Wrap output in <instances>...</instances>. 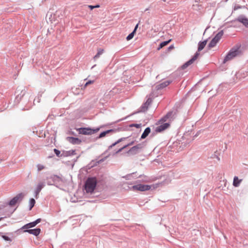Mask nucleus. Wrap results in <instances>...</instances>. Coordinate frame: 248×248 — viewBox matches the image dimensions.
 Listing matches in <instances>:
<instances>
[{"mask_svg":"<svg viewBox=\"0 0 248 248\" xmlns=\"http://www.w3.org/2000/svg\"><path fill=\"white\" fill-rule=\"evenodd\" d=\"M16 95L14 102V105H19L22 110H29L32 105L31 101L30 100L29 94H26V91L22 87H18L15 92Z\"/></svg>","mask_w":248,"mask_h":248,"instance_id":"f257e3e1","label":"nucleus"},{"mask_svg":"<svg viewBox=\"0 0 248 248\" xmlns=\"http://www.w3.org/2000/svg\"><path fill=\"white\" fill-rule=\"evenodd\" d=\"M99 182L95 176L89 177L85 181L83 190L87 193L92 194L94 192L97 183Z\"/></svg>","mask_w":248,"mask_h":248,"instance_id":"f03ea898","label":"nucleus"},{"mask_svg":"<svg viewBox=\"0 0 248 248\" xmlns=\"http://www.w3.org/2000/svg\"><path fill=\"white\" fill-rule=\"evenodd\" d=\"M46 181L47 185L54 186L58 188L62 183L64 182L62 174H61V176L51 174L46 177Z\"/></svg>","mask_w":248,"mask_h":248,"instance_id":"7ed1b4c3","label":"nucleus"},{"mask_svg":"<svg viewBox=\"0 0 248 248\" xmlns=\"http://www.w3.org/2000/svg\"><path fill=\"white\" fill-rule=\"evenodd\" d=\"M100 127L92 128L90 127H81L75 128V129L78 132L79 134L84 135H91L98 132Z\"/></svg>","mask_w":248,"mask_h":248,"instance_id":"20e7f679","label":"nucleus"},{"mask_svg":"<svg viewBox=\"0 0 248 248\" xmlns=\"http://www.w3.org/2000/svg\"><path fill=\"white\" fill-rule=\"evenodd\" d=\"M25 194L20 193L12 198L10 201L6 203V204L9 205L10 207L15 206L17 204H19L23 200Z\"/></svg>","mask_w":248,"mask_h":248,"instance_id":"39448f33","label":"nucleus"},{"mask_svg":"<svg viewBox=\"0 0 248 248\" xmlns=\"http://www.w3.org/2000/svg\"><path fill=\"white\" fill-rule=\"evenodd\" d=\"M240 53L241 50H240L239 47H233L226 54L223 61V63H226L227 61L231 60L233 58L236 57Z\"/></svg>","mask_w":248,"mask_h":248,"instance_id":"423d86ee","label":"nucleus"},{"mask_svg":"<svg viewBox=\"0 0 248 248\" xmlns=\"http://www.w3.org/2000/svg\"><path fill=\"white\" fill-rule=\"evenodd\" d=\"M177 109H173L169 111L166 115L158 121L156 123V124H162L163 123H165V122L168 120L170 122L173 121L177 114Z\"/></svg>","mask_w":248,"mask_h":248,"instance_id":"0eeeda50","label":"nucleus"},{"mask_svg":"<svg viewBox=\"0 0 248 248\" xmlns=\"http://www.w3.org/2000/svg\"><path fill=\"white\" fill-rule=\"evenodd\" d=\"M152 99L149 98L147 99L145 102L143 103L140 108L138 109V111L133 112L131 115L137 114L140 112H144L146 111L148 108L149 105L152 103Z\"/></svg>","mask_w":248,"mask_h":248,"instance_id":"6e6552de","label":"nucleus"},{"mask_svg":"<svg viewBox=\"0 0 248 248\" xmlns=\"http://www.w3.org/2000/svg\"><path fill=\"white\" fill-rule=\"evenodd\" d=\"M152 186L149 185L138 184L133 186L131 189L133 191H145L151 188Z\"/></svg>","mask_w":248,"mask_h":248,"instance_id":"1a4fd4ad","label":"nucleus"},{"mask_svg":"<svg viewBox=\"0 0 248 248\" xmlns=\"http://www.w3.org/2000/svg\"><path fill=\"white\" fill-rule=\"evenodd\" d=\"M200 53L196 52L194 55L188 61L184 63L181 66V69L182 70L185 69L188 66L192 64L198 58Z\"/></svg>","mask_w":248,"mask_h":248,"instance_id":"9d476101","label":"nucleus"},{"mask_svg":"<svg viewBox=\"0 0 248 248\" xmlns=\"http://www.w3.org/2000/svg\"><path fill=\"white\" fill-rule=\"evenodd\" d=\"M238 21L242 23L246 28H248V18L244 15H239L237 18L232 21V23Z\"/></svg>","mask_w":248,"mask_h":248,"instance_id":"9b49d317","label":"nucleus"},{"mask_svg":"<svg viewBox=\"0 0 248 248\" xmlns=\"http://www.w3.org/2000/svg\"><path fill=\"white\" fill-rule=\"evenodd\" d=\"M42 221V219L39 218L34 221L29 222L25 225H23L21 228L20 230H23L25 229H30L36 226L38 223L41 222Z\"/></svg>","mask_w":248,"mask_h":248,"instance_id":"f8f14e48","label":"nucleus"},{"mask_svg":"<svg viewBox=\"0 0 248 248\" xmlns=\"http://www.w3.org/2000/svg\"><path fill=\"white\" fill-rule=\"evenodd\" d=\"M121 129H122V128H118L117 129H110L104 131L103 132H101L99 134V135L97 137H96V138L94 139V141L95 140H97L99 139L105 137L107 134H108L110 133L119 131Z\"/></svg>","mask_w":248,"mask_h":248,"instance_id":"ddd939ff","label":"nucleus"},{"mask_svg":"<svg viewBox=\"0 0 248 248\" xmlns=\"http://www.w3.org/2000/svg\"><path fill=\"white\" fill-rule=\"evenodd\" d=\"M160 125L157 126L155 128V132L156 133H161L167 128H168L170 125V122H167L165 123H162V124H159Z\"/></svg>","mask_w":248,"mask_h":248,"instance_id":"4468645a","label":"nucleus"},{"mask_svg":"<svg viewBox=\"0 0 248 248\" xmlns=\"http://www.w3.org/2000/svg\"><path fill=\"white\" fill-rule=\"evenodd\" d=\"M23 230V232H28L29 233L32 234L35 236H38L41 232V230L40 228H36L34 229H25Z\"/></svg>","mask_w":248,"mask_h":248,"instance_id":"2eb2a0df","label":"nucleus"},{"mask_svg":"<svg viewBox=\"0 0 248 248\" xmlns=\"http://www.w3.org/2000/svg\"><path fill=\"white\" fill-rule=\"evenodd\" d=\"M66 140L69 143L73 145H80L82 142V140L77 137H67Z\"/></svg>","mask_w":248,"mask_h":248,"instance_id":"dca6fc26","label":"nucleus"},{"mask_svg":"<svg viewBox=\"0 0 248 248\" xmlns=\"http://www.w3.org/2000/svg\"><path fill=\"white\" fill-rule=\"evenodd\" d=\"M172 82V80L169 79L164 81V82H162L158 84H157L155 86V88L157 90H159L163 89L168 86L169 85H170V83Z\"/></svg>","mask_w":248,"mask_h":248,"instance_id":"f3484780","label":"nucleus"},{"mask_svg":"<svg viewBox=\"0 0 248 248\" xmlns=\"http://www.w3.org/2000/svg\"><path fill=\"white\" fill-rule=\"evenodd\" d=\"M45 186V185L44 184V183L43 182H41V183H39L35 190V191H34V197L36 198V199H38V197H39V193L40 192V191H41V190L42 189V188Z\"/></svg>","mask_w":248,"mask_h":248,"instance_id":"a211bd4d","label":"nucleus"},{"mask_svg":"<svg viewBox=\"0 0 248 248\" xmlns=\"http://www.w3.org/2000/svg\"><path fill=\"white\" fill-rule=\"evenodd\" d=\"M208 41V39L204 40L203 41H200L198 43V51L197 52H199L202 51L205 46H206L207 42Z\"/></svg>","mask_w":248,"mask_h":248,"instance_id":"6ab92c4d","label":"nucleus"},{"mask_svg":"<svg viewBox=\"0 0 248 248\" xmlns=\"http://www.w3.org/2000/svg\"><path fill=\"white\" fill-rule=\"evenodd\" d=\"M140 153V151H139L135 146L131 147L128 151L126 152L127 154L131 155H134Z\"/></svg>","mask_w":248,"mask_h":248,"instance_id":"aec40b11","label":"nucleus"},{"mask_svg":"<svg viewBox=\"0 0 248 248\" xmlns=\"http://www.w3.org/2000/svg\"><path fill=\"white\" fill-rule=\"evenodd\" d=\"M151 132V128L149 127H146L144 130L143 132L141 134V136L140 138V140L145 139L150 133Z\"/></svg>","mask_w":248,"mask_h":248,"instance_id":"412c9836","label":"nucleus"},{"mask_svg":"<svg viewBox=\"0 0 248 248\" xmlns=\"http://www.w3.org/2000/svg\"><path fill=\"white\" fill-rule=\"evenodd\" d=\"M76 155L75 150H71L69 151H62V155L63 157H67Z\"/></svg>","mask_w":248,"mask_h":248,"instance_id":"4be33fe9","label":"nucleus"},{"mask_svg":"<svg viewBox=\"0 0 248 248\" xmlns=\"http://www.w3.org/2000/svg\"><path fill=\"white\" fill-rule=\"evenodd\" d=\"M218 41L214 37L212 38V39L211 40L210 43L208 45V48L209 49L214 47L216 46L217 43L218 42Z\"/></svg>","mask_w":248,"mask_h":248,"instance_id":"5701e85b","label":"nucleus"},{"mask_svg":"<svg viewBox=\"0 0 248 248\" xmlns=\"http://www.w3.org/2000/svg\"><path fill=\"white\" fill-rule=\"evenodd\" d=\"M242 181V180L239 179V178L237 176H234L233 178V186L234 187L239 186Z\"/></svg>","mask_w":248,"mask_h":248,"instance_id":"b1692460","label":"nucleus"},{"mask_svg":"<svg viewBox=\"0 0 248 248\" xmlns=\"http://www.w3.org/2000/svg\"><path fill=\"white\" fill-rule=\"evenodd\" d=\"M171 41V39H169L168 40L164 41L162 42L159 45L158 47L157 48V49L158 50H160V49H161L164 46H167V45H168L170 43V42Z\"/></svg>","mask_w":248,"mask_h":248,"instance_id":"393cba45","label":"nucleus"},{"mask_svg":"<svg viewBox=\"0 0 248 248\" xmlns=\"http://www.w3.org/2000/svg\"><path fill=\"white\" fill-rule=\"evenodd\" d=\"M146 145V141H144L143 142H141V143H140L136 145L135 146L140 151V152L142 149Z\"/></svg>","mask_w":248,"mask_h":248,"instance_id":"a878e982","label":"nucleus"},{"mask_svg":"<svg viewBox=\"0 0 248 248\" xmlns=\"http://www.w3.org/2000/svg\"><path fill=\"white\" fill-rule=\"evenodd\" d=\"M98 163H97V161L93 160L89 164L86 166L87 169L90 170L93 167L97 166Z\"/></svg>","mask_w":248,"mask_h":248,"instance_id":"bb28decb","label":"nucleus"},{"mask_svg":"<svg viewBox=\"0 0 248 248\" xmlns=\"http://www.w3.org/2000/svg\"><path fill=\"white\" fill-rule=\"evenodd\" d=\"M104 52V49L101 48H98L97 49V52L96 55L93 57V59L96 60L98 58H99L100 56L103 54Z\"/></svg>","mask_w":248,"mask_h":248,"instance_id":"cd10ccee","label":"nucleus"},{"mask_svg":"<svg viewBox=\"0 0 248 248\" xmlns=\"http://www.w3.org/2000/svg\"><path fill=\"white\" fill-rule=\"evenodd\" d=\"M36 203L35 200L33 198H31L29 200V210H31L34 206Z\"/></svg>","mask_w":248,"mask_h":248,"instance_id":"c85d7f7f","label":"nucleus"},{"mask_svg":"<svg viewBox=\"0 0 248 248\" xmlns=\"http://www.w3.org/2000/svg\"><path fill=\"white\" fill-rule=\"evenodd\" d=\"M224 33L223 31L221 30L219 31L215 36L214 37L219 41L220 39L221 38Z\"/></svg>","mask_w":248,"mask_h":248,"instance_id":"c756f323","label":"nucleus"},{"mask_svg":"<svg viewBox=\"0 0 248 248\" xmlns=\"http://www.w3.org/2000/svg\"><path fill=\"white\" fill-rule=\"evenodd\" d=\"M53 151L57 157H63V156L62 155V153L61 151H60L59 150L55 148L54 149Z\"/></svg>","mask_w":248,"mask_h":248,"instance_id":"7c9ffc66","label":"nucleus"},{"mask_svg":"<svg viewBox=\"0 0 248 248\" xmlns=\"http://www.w3.org/2000/svg\"><path fill=\"white\" fill-rule=\"evenodd\" d=\"M0 233L1 234V237L5 241H10V242H11L12 241V239L11 238H10L9 237H8V236L3 234V233L2 232H0Z\"/></svg>","mask_w":248,"mask_h":248,"instance_id":"2f4dec72","label":"nucleus"},{"mask_svg":"<svg viewBox=\"0 0 248 248\" xmlns=\"http://www.w3.org/2000/svg\"><path fill=\"white\" fill-rule=\"evenodd\" d=\"M135 32H133V31L130 33H129L127 36V37H126V39L127 41H129L131 39H132L134 35L135 34Z\"/></svg>","mask_w":248,"mask_h":248,"instance_id":"473e14b6","label":"nucleus"},{"mask_svg":"<svg viewBox=\"0 0 248 248\" xmlns=\"http://www.w3.org/2000/svg\"><path fill=\"white\" fill-rule=\"evenodd\" d=\"M130 127H135L137 128H140L141 126V124H132L129 126Z\"/></svg>","mask_w":248,"mask_h":248,"instance_id":"72a5a7b5","label":"nucleus"},{"mask_svg":"<svg viewBox=\"0 0 248 248\" xmlns=\"http://www.w3.org/2000/svg\"><path fill=\"white\" fill-rule=\"evenodd\" d=\"M136 172H133L130 174H127L125 176L123 177L126 180H130L131 178V176H133L134 175L136 174Z\"/></svg>","mask_w":248,"mask_h":248,"instance_id":"f704fd0d","label":"nucleus"},{"mask_svg":"<svg viewBox=\"0 0 248 248\" xmlns=\"http://www.w3.org/2000/svg\"><path fill=\"white\" fill-rule=\"evenodd\" d=\"M66 134L68 135H71L74 136H77V134L74 131H73L72 129H70L69 130H68L66 132Z\"/></svg>","mask_w":248,"mask_h":248,"instance_id":"c9c22d12","label":"nucleus"},{"mask_svg":"<svg viewBox=\"0 0 248 248\" xmlns=\"http://www.w3.org/2000/svg\"><path fill=\"white\" fill-rule=\"evenodd\" d=\"M100 7V6L98 4L94 5H88V7L91 10H93L94 8H99Z\"/></svg>","mask_w":248,"mask_h":248,"instance_id":"e433bc0d","label":"nucleus"},{"mask_svg":"<svg viewBox=\"0 0 248 248\" xmlns=\"http://www.w3.org/2000/svg\"><path fill=\"white\" fill-rule=\"evenodd\" d=\"M245 7H246L245 6H240V5H235V6L234 7V10H238L239 9L244 8Z\"/></svg>","mask_w":248,"mask_h":248,"instance_id":"4c0bfd02","label":"nucleus"},{"mask_svg":"<svg viewBox=\"0 0 248 248\" xmlns=\"http://www.w3.org/2000/svg\"><path fill=\"white\" fill-rule=\"evenodd\" d=\"M117 144H118L117 143V141H115V142H114L113 143H112L111 145H110V146H108V149L106 151V152H107L108 150H110V149H111L113 147L115 146L116 145H117Z\"/></svg>","mask_w":248,"mask_h":248,"instance_id":"58836bf2","label":"nucleus"},{"mask_svg":"<svg viewBox=\"0 0 248 248\" xmlns=\"http://www.w3.org/2000/svg\"><path fill=\"white\" fill-rule=\"evenodd\" d=\"M44 168H45L44 166H43L42 165H41V164L37 165L38 171H39L43 170L44 169Z\"/></svg>","mask_w":248,"mask_h":248,"instance_id":"ea45409f","label":"nucleus"},{"mask_svg":"<svg viewBox=\"0 0 248 248\" xmlns=\"http://www.w3.org/2000/svg\"><path fill=\"white\" fill-rule=\"evenodd\" d=\"M123 150H124V149L123 148V147H121V148L118 149L117 151H116V152H114L113 153L112 155H116L119 154V153L121 152Z\"/></svg>","mask_w":248,"mask_h":248,"instance_id":"a19ab883","label":"nucleus"},{"mask_svg":"<svg viewBox=\"0 0 248 248\" xmlns=\"http://www.w3.org/2000/svg\"><path fill=\"white\" fill-rule=\"evenodd\" d=\"M93 80H88V81H87L86 82V83L84 85V87H86L87 86H88V85H90V84H92L93 82Z\"/></svg>","mask_w":248,"mask_h":248,"instance_id":"79ce46f5","label":"nucleus"},{"mask_svg":"<svg viewBox=\"0 0 248 248\" xmlns=\"http://www.w3.org/2000/svg\"><path fill=\"white\" fill-rule=\"evenodd\" d=\"M127 138H120L118 140H117V143H119L120 142H122V141H124V140L125 139H126Z\"/></svg>","mask_w":248,"mask_h":248,"instance_id":"37998d69","label":"nucleus"},{"mask_svg":"<svg viewBox=\"0 0 248 248\" xmlns=\"http://www.w3.org/2000/svg\"><path fill=\"white\" fill-rule=\"evenodd\" d=\"M200 133H201V130L197 131V133H196V134L193 136V138L192 140H193L195 138L197 137Z\"/></svg>","mask_w":248,"mask_h":248,"instance_id":"c03bdc74","label":"nucleus"},{"mask_svg":"<svg viewBox=\"0 0 248 248\" xmlns=\"http://www.w3.org/2000/svg\"><path fill=\"white\" fill-rule=\"evenodd\" d=\"M174 48V46L173 45H171L168 47V51H170Z\"/></svg>","mask_w":248,"mask_h":248,"instance_id":"a18cd8bd","label":"nucleus"},{"mask_svg":"<svg viewBox=\"0 0 248 248\" xmlns=\"http://www.w3.org/2000/svg\"><path fill=\"white\" fill-rule=\"evenodd\" d=\"M139 23H140V22L137 24H136V25L135 26V27L133 31V32H135V33L136 32L139 26Z\"/></svg>","mask_w":248,"mask_h":248,"instance_id":"49530a36","label":"nucleus"},{"mask_svg":"<svg viewBox=\"0 0 248 248\" xmlns=\"http://www.w3.org/2000/svg\"><path fill=\"white\" fill-rule=\"evenodd\" d=\"M127 117H128V116H126V117H125L124 118H123L122 119H119V120H117L116 122H115V123H117L120 122H121L122 121L126 119V118Z\"/></svg>","mask_w":248,"mask_h":248,"instance_id":"de8ad7c7","label":"nucleus"},{"mask_svg":"<svg viewBox=\"0 0 248 248\" xmlns=\"http://www.w3.org/2000/svg\"><path fill=\"white\" fill-rule=\"evenodd\" d=\"M16 208H15L13 211L8 212V213L7 214V215L8 217H10L14 212V211L16 210Z\"/></svg>","mask_w":248,"mask_h":248,"instance_id":"09e8293b","label":"nucleus"},{"mask_svg":"<svg viewBox=\"0 0 248 248\" xmlns=\"http://www.w3.org/2000/svg\"><path fill=\"white\" fill-rule=\"evenodd\" d=\"M107 158V157H105L104 158H102L98 161H97V163H98V164H99L101 162H102L103 161H104L105 160V159Z\"/></svg>","mask_w":248,"mask_h":248,"instance_id":"8fccbe9b","label":"nucleus"},{"mask_svg":"<svg viewBox=\"0 0 248 248\" xmlns=\"http://www.w3.org/2000/svg\"><path fill=\"white\" fill-rule=\"evenodd\" d=\"M141 175H140L139 176H138V175L137 174V173L135 175H134L133 176H132L131 177L133 178H138V177H141Z\"/></svg>","mask_w":248,"mask_h":248,"instance_id":"3c124183","label":"nucleus"},{"mask_svg":"<svg viewBox=\"0 0 248 248\" xmlns=\"http://www.w3.org/2000/svg\"><path fill=\"white\" fill-rule=\"evenodd\" d=\"M134 142H135V141H132L131 142H129L128 144L129 146H130L133 145Z\"/></svg>","mask_w":248,"mask_h":248,"instance_id":"603ef678","label":"nucleus"},{"mask_svg":"<svg viewBox=\"0 0 248 248\" xmlns=\"http://www.w3.org/2000/svg\"><path fill=\"white\" fill-rule=\"evenodd\" d=\"M129 146L128 144H126V145H125L124 146H123L122 147H123V148L124 149H125L126 148H127V147H129Z\"/></svg>","mask_w":248,"mask_h":248,"instance_id":"864d4df0","label":"nucleus"},{"mask_svg":"<svg viewBox=\"0 0 248 248\" xmlns=\"http://www.w3.org/2000/svg\"><path fill=\"white\" fill-rule=\"evenodd\" d=\"M156 132H155H155H153V133H152V134H151V136H154L155 135V134H156Z\"/></svg>","mask_w":248,"mask_h":248,"instance_id":"5fc2aeb1","label":"nucleus"},{"mask_svg":"<svg viewBox=\"0 0 248 248\" xmlns=\"http://www.w3.org/2000/svg\"><path fill=\"white\" fill-rule=\"evenodd\" d=\"M216 156L217 159L218 160H220V158H219V157L218 156L216 155Z\"/></svg>","mask_w":248,"mask_h":248,"instance_id":"6e6d98bb","label":"nucleus"},{"mask_svg":"<svg viewBox=\"0 0 248 248\" xmlns=\"http://www.w3.org/2000/svg\"><path fill=\"white\" fill-rule=\"evenodd\" d=\"M4 217H0V221L2 220Z\"/></svg>","mask_w":248,"mask_h":248,"instance_id":"4d7b16f0","label":"nucleus"},{"mask_svg":"<svg viewBox=\"0 0 248 248\" xmlns=\"http://www.w3.org/2000/svg\"><path fill=\"white\" fill-rule=\"evenodd\" d=\"M95 66V65H94L93 66H92V68H93Z\"/></svg>","mask_w":248,"mask_h":248,"instance_id":"13d9d810","label":"nucleus"},{"mask_svg":"<svg viewBox=\"0 0 248 248\" xmlns=\"http://www.w3.org/2000/svg\"><path fill=\"white\" fill-rule=\"evenodd\" d=\"M228 0H225V1H227Z\"/></svg>","mask_w":248,"mask_h":248,"instance_id":"bf43d9fd","label":"nucleus"}]
</instances>
